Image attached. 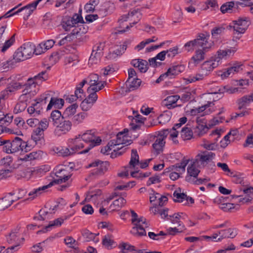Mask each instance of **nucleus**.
<instances>
[{"instance_id": "obj_59", "label": "nucleus", "mask_w": 253, "mask_h": 253, "mask_svg": "<svg viewBox=\"0 0 253 253\" xmlns=\"http://www.w3.org/2000/svg\"><path fill=\"white\" fill-rule=\"evenodd\" d=\"M204 10L211 9V10H215L218 8V4L216 0H208L205 3Z\"/></svg>"}, {"instance_id": "obj_51", "label": "nucleus", "mask_w": 253, "mask_h": 253, "mask_svg": "<svg viewBox=\"0 0 253 253\" xmlns=\"http://www.w3.org/2000/svg\"><path fill=\"white\" fill-rule=\"evenodd\" d=\"M64 118L63 115L62 116L61 112L57 110L52 111L50 115V118L52 120L53 126L55 125L56 123H57Z\"/></svg>"}, {"instance_id": "obj_33", "label": "nucleus", "mask_w": 253, "mask_h": 253, "mask_svg": "<svg viewBox=\"0 0 253 253\" xmlns=\"http://www.w3.org/2000/svg\"><path fill=\"white\" fill-rule=\"evenodd\" d=\"M207 76L206 73L202 72V69L194 75L189 76L187 79H185L186 84L194 83L197 81H202Z\"/></svg>"}, {"instance_id": "obj_32", "label": "nucleus", "mask_w": 253, "mask_h": 253, "mask_svg": "<svg viewBox=\"0 0 253 253\" xmlns=\"http://www.w3.org/2000/svg\"><path fill=\"white\" fill-rule=\"evenodd\" d=\"M52 186L51 183H49L46 185H44L42 187H40L37 188H35L32 191H31L29 194L28 196L29 197V199L33 200L39 196L47 188Z\"/></svg>"}, {"instance_id": "obj_42", "label": "nucleus", "mask_w": 253, "mask_h": 253, "mask_svg": "<svg viewBox=\"0 0 253 253\" xmlns=\"http://www.w3.org/2000/svg\"><path fill=\"white\" fill-rule=\"evenodd\" d=\"M88 117V114L86 112H80L75 115L72 118V122L74 125H78L83 123Z\"/></svg>"}, {"instance_id": "obj_7", "label": "nucleus", "mask_w": 253, "mask_h": 253, "mask_svg": "<svg viewBox=\"0 0 253 253\" xmlns=\"http://www.w3.org/2000/svg\"><path fill=\"white\" fill-rule=\"evenodd\" d=\"M82 138L87 145L85 149L82 150V153H85L96 145H99L101 140L99 137H96L92 130H88L81 135Z\"/></svg>"}, {"instance_id": "obj_14", "label": "nucleus", "mask_w": 253, "mask_h": 253, "mask_svg": "<svg viewBox=\"0 0 253 253\" xmlns=\"http://www.w3.org/2000/svg\"><path fill=\"white\" fill-rule=\"evenodd\" d=\"M210 35L209 34H200L197 37L196 40L198 47H202L205 52L208 51L213 45V42L209 41Z\"/></svg>"}, {"instance_id": "obj_35", "label": "nucleus", "mask_w": 253, "mask_h": 253, "mask_svg": "<svg viewBox=\"0 0 253 253\" xmlns=\"http://www.w3.org/2000/svg\"><path fill=\"white\" fill-rule=\"evenodd\" d=\"M253 102V93L245 95L238 101V108L240 109L249 106L251 103Z\"/></svg>"}, {"instance_id": "obj_31", "label": "nucleus", "mask_w": 253, "mask_h": 253, "mask_svg": "<svg viewBox=\"0 0 253 253\" xmlns=\"http://www.w3.org/2000/svg\"><path fill=\"white\" fill-rule=\"evenodd\" d=\"M102 244L103 246L108 250L112 249L117 245L114 241V236L109 234L103 236Z\"/></svg>"}, {"instance_id": "obj_45", "label": "nucleus", "mask_w": 253, "mask_h": 253, "mask_svg": "<svg viewBox=\"0 0 253 253\" xmlns=\"http://www.w3.org/2000/svg\"><path fill=\"white\" fill-rule=\"evenodd\" d=\"M219 234L221 235V238H233L237 234V230L235 229H228L227 230H221L219 231Z\"/></svg>"}, {"instance_id": "obj_24", "label": "nucleus", "mask_w": 253, "mask_h": 253, "mask_svg": "<svg viewBox=\"0 0 253 253\" xmlns=\"http://www.w3.org/2000/svg\"><path fill=\"white\" fill-rule=\"evenodd\" d=\"M198 163L197 159H189L187 176L197 177L200 172V170L198 169Z\"/></svg>"}, {"instance_id": "obj_2", "label": "nucleus", "mask_w": 253, "mask_h": 253, "mask_svg": "<svg viewBox=\"0 0 253 253\" xmlns=\"http://www.w3.org/2000/svg\"><path fill=\"white\" fill-rule=\"evenodd\" d=\"M35 45L33 43L30 42L24 43L14 52L13 59L6 61L7 66L3 68L12 67L17 63L30 58L34 53H35Z\"/></svg>"}, {"instance_id": "obj_43", "label": "nucleus", "mask_w": 253, "mask_h": 253, "mask_svg": "<svg viewBox=\"0 0 253 253\" xmlns=\"http://www.w3.org/2000/svg\"><path fill=\"white\" fill-rule=\"evenodd\" d=\"M78 106L76 103L73 104L67 107L64 112H63V116L65 118H71L73 116H74V114L76 113L77 111V109Z\"/></svg>"}, {"instance_id": "obj_19", "label": "nucleus", "mask_w": 253, "mask_h": 253, "mask_svg": "<svg viewBox=\"0 0 253 253\" xmlns=\"http://www.w3.org/2000/svg\"><path fill=\"white\" fill-rule=\"evenodd\" d=\"M105 47L104 43H98L93 47L92 53L89 60L92 62L97 63L103 55V50Z\"/></svg>"}, {"instance_id": "obj_36", "label": "nucleus", "mask_w": 253, "mask_h": 253, "mask_svg": "<svg viewBox=\"0 0 253 253\" xmlns=\"http://www.w3.org/2000/svg\"><path fill=\"white\" fill-rule=\"evenodd\" d=\"M139 164V155L135 149L131 150V158L129 162L128 168L134 169L136 165Z\"/></svg>"}, {"instance_id": "obj_8", "label": "nucleus", "mask_w": 253, "mask_h": 253, "mask_svg": "<svg viewBox=\"0 0 253 253\" xmlns=\"http://www.w3.org/2000/svg\"><path fill=\"white\" fill-rule=\"evenodd\" d=\"M99 76L96 74H91L87 78V83L90 84L87 89V92L99 91L103 89L106 84V82L99 80Z\"/></svg>"}, {"instance_id": "obj_44", "label": "nucleus", "mask_w": 253, "mask_h": 253, "mask_svg": "<svg viewBox=\"0 0 253 253\" xmlns=\"http://www.w3.org/2000/svg\"><path fill=\"white\" fill-rule=\"evenodd\" d=\"M64 103V100L62 99L51 97L50 102L47 107V110H50L53 106H54L55 108H60L63 106Z\"/></svg>"}, {"instance_id": "obj_11", "label": "nucleus", "mask_w": 253, "mask_h": 253, "mask_svg": "<svg viewBox=\"0 0 253 253\" xmlns=\"http://www.w3.org/2000/svg\"><path fill=\"white\" fill-rule=\"evenodd\" d=\"M49 126V121L46 118L42 119V122L40 126H38L33 131L32 139L37 142L41 138H43L44 131L47 129Z\"/></svg>"}, {"instance_id": "obj_23", "label": "nucleus", "mask_w": 253, "mask_h": 253, "mask_svg": "<svg viewBox=\"0 0 253 253\" xmlns=\"http://www.w3.org/2000/svg\"><path fill=\"white\" fill-rule=\"evenodd\" d=\"M189 163V159L182 158L178 162H175V180L180 177L185 171V167Z\"/></svg>"}, {"instance_id": "obj_3", "label": "nucleus", "mask_w": 253, "mask_h": 253, "mask_svg": "<svg viewBox=\"0 0 253 253\" xmlns=\"http://www.w3.org/2000/svg\"><path fill=\"white\" fill-rule=\"evenodd\" d=\"M131 214V223L133 225L131 233L136 236H146L145 228H148L150 224L146 219L143 216L138 217L134 211H130Z\"/></svg>"}, {"instance_id": "obj_13", "label": "nucleus", "mask_w": 253, "mask_h": 253, "mask_svg": "<svg viewBox=\"0 0 253 253\" xmlns=\"http://www.w3.org/2000/svg\"><path fill=\"white\" fill-rule=\"evenodd\" d=\"M68 147L74 153L82 150L84 148L85 149L87 146L81 135H79L75 138L69 139L68 140Z\"/></svg>"}, {"instance_id": "obj_1", "label": "nucleus", "mask_w": 253, "mask_h": 253, "mask_svg": "<svg viewBox=\"0 0 253 253\" xmlns=\"http://www.w3.org/2000/svg\"><path fill=\"white\" fill-rule=\"evenodd\" d=\"M238 91L237 88H228L226 86L213 85L210 88V91L208 93L202 94V98L207 101V103L200 107L192 109L191 113L196 115L205 111L204 115H209L215 110L213 101L218 98L217 94L220 96L224 92L233 93Z\"/></svg>"}, {"instance_id": "obj_4", "label": "nucleus", "mask_w": 253, "mask_h": 253, "mask_svg": "<svg viewBox=\"0 0 253 253\" xmlns=\"http://www.w3.org/2000/svg\"><path fill=\"white\" fill-rule=\"evenodd\" d=\"M113 140L115 142L114 143L116 149H114V152L111 154L112 158H116L125 153L127 149L126 146L131 143V140L126 134L125 129L124 132H119L116 136V139Z\"/></svg>"}, {"instance_id": "obj_10", "label": "nucleus", "mask_w": 253, "mask_h": 253, "mask_svg": "<svg viewBox=\"0 0 253 253\" xmlns=\"http://www.w3.org/2000/svg\"><path fill=\"white\" fill-rule=\"evenodd\" d=\"M70 170V169L65 167L58 169L55 172V175L57 178L54 179L49 183H51L52 186H53L55 184L66 182L71 177L72 175L71 171H69Z\"/></svg>"}, {"instance_id": "obj_5", "label": "nucleus", "mask_w": 253, "mask_h": 253, "mask_svg": "<svg viewBox=\"0 0 253 253\" xmlns=\"http://www.w3.org/2000/svg\"><path fill=\"white\" fill-rule=\"evenodd\" d=\"M27 144L21 138L16 137L12 141H6L3 147V151L7 154H14L25 149L26 151Z\"/></svg>"}, {"instance_id": "obj_28", "label": "nucleus", "mask_w": 253, "mask_h": 253, "mask_svg": "<svg viewBox=\"0 0 253 253\" xmlns=\"http://www.w3.org/2000/svg\"><path fill=\"white\" fill-rule=\"evenodd\" d=\"M185 216L186 215L182 212L175 214V234L182 232L185 230L184 225L180 220L181 219H184Z\"/></svg>"}, {"instance_id": "obj_53", "label": "nucleus", "mask_w": 253, "mask_h": 253, "mask_svg": "<svg viewBox=\"0 0 253 253\" xmlns=\"http://www.w3.org/2000/svg\"><path fill=\"white\" fill-rule=\"evenodd\" d=\"M181 137L183 140H189L193 136V132L189 127H184L180 132Z\"/></svg>"}, {"instance_id": "obj_58", "label": "nucleus", "mask_w": 253, "mask_h": 253, "mask_svg": "<svg viewBox=\"0 0 253 253\" xmlns=\"http://www.w3.org/2000/svg\"><path fill=\"white\" fill-rule=\"evenodd\" d=\"M15 41V35H13L9 40L5 42L4 44L1 46V51L4 52L14 43Z\"/></svg>"}, {"instance_id": "obj_37", "label": "nucleus", "mask_w": 253, "mask_h": 253, "mask_svg": "<svg viewBox=\"0 0 253 253\" xmlns=\"http://www.w3.org/2000/svg\"><path fill=\"white\" fill-rule=\"evenodd\" d=\"M64 242L65 244L69 248H72L75 249V253H83V251H81L78 247V242L73 239L72 237H67L64 239Z\"/></svg>"}, {"instance_id": "obj_41", "label": "nucleus", "mask_w": 253, "mask_h": 253, "mask_svg": "<svg viewBox=\"0 0 253 253\" xmlns=\"http://www.w3.org/2000/svg\"><path fill=\"white\" fill-rule=\"evenodd\" d=\"M200 145L208 150H215L218 147L217 144L216 142H211L206 139H203Z\"/></svg>"}, {"instance_id": "obj_15", "label": "nucleus", "mask_w": 253, "mask_h": 253, "mask_svg": "<svg viewBox=\"0 0 253 253\" xmlns=\"http://www.w3.org/2000/svg\"><path fill=\"white\" fill-rule=\"evenodd\" d=\"M82 21H83V19L81 16L75 14L72 17L66 18L63 21L62 27L66 31H68L72 28L75 27L76 24L82 23Z\"/></svg>"}, {"instance_id": "obj_12", "label": "nucleus", "mask_w": 253, "mask_h": 253, "mask_svg": "<svg viewBox=\"0 0 253 253\" xmlns=\"http://www.w3.org/2000/svg\"><path fill=\"white\" fill-rule=\"evenodd\" d=\"M231 26L235 33L243 34L247 29L250 24L249 19L247 17H240L233 21Z\"/></svg>"}, {"instance_id": "obj_49", "label": "nucleus", "mask_w": 253, "mask_h": 253, "mask_svg": "<svg viewBox=\"0 0 253 253\" xmlns=\"http://www.w3.org/2000/svg\"><path fill=\"white\" fill-rule=\"evenodd\" d=\"M162 105L169 109L174 108V95H169L162 102Z\"/></svg>"}, {"instance_id": "obj_52", "label": "nucleus", "mask_w": 253, "mask_h": 253, "mask_svg": "<svg viewBox=\"0 0 253 253\" xmlns=\"http://www.w3.org/2000/svg\"><path fill=\"white\" fill-rule=\"evenodd\" d=\"M14 124L18 127V129H16L17 130H20L22 132V130H26L27 128V126L22 118H16L14 120Z\"/></svg>"}, {"instance_id": "obj_30", "label": "nucleus", "mask_w": 253, "mask_h": 253, "mask_svg": "<svg viewBox=\"0 0 253 253\" xmlns=\"http://www.w3.org/2000/svg\"><path fill=\"white\" fill-rule=\"evenodd\" d=\"M49 169L50 168L48 166H42L36 169L24 172L23 176L30 179L33 175L43 174L46 172L48 171Z\"/></svg>"}, {"instance_id": "obj_47", "label": "nucleus", "mask_w": 253, "mask_h": 253, "mask_svg": "<svg viewBox=\"0 0 253 253\" xmlns=\"http://www.w3.org/2000/svg\"><path fill=\"white\" fill-rule=\"evenodd\" d=\"M86 83H87V81L84 80L77 86L76 88L74 93L78 99H80V100L83 99L84 97V92L82 88Z\"/></svg>"}, {"instance_id": "obj_21", "label": "nucleus", "mask_w": 253, "mask_h": 253, "mask_svg": "<svg viewBox=\"0 0 253 253\" xmlns=\"http://www.w3.org/2000/svg\"><path fill=\"white\" fill-rule=\"evenodd\" d=\"M175 202L182 203L184 205H189L193 204L194 200L182 192L180 188H178L175 191Z\"/></svg>"}, {"instance_id": "obj_26", "label": "nucleus", "mask_w": 253, "mask_h": 253, "mask_svg": "<svg viewBox=\"0 0 253 253\" xmlns=\"http://www.w3.org/2000/svg\"><path fill=\"white\" fill-rule=\"evenodd\" d=\"M42 0H36V1L27 5L24 7L19 8L16 11H15V10H14L11 13H10V14H13V15H14V14L18 13L21 11H24L25 14L29 16L36 9L38 4Z\"/></svg>"}, {"instance_id": "obj_40", "label": "nucleus", "mask_w": 253, "mask_h": 253, "mask_svg": "<svg viewBox=\"0 0 253 253\" xmlns=\"http://www.w3.org/2000/svg\"><path fill=\"white\" fill-rule=\"evenodd\" d=\"M215 157V154L212 152L203 153L201 154H198L195 159H197V161L199 162V160L202 162H206L207 161L212 160Z\"/></svg>"}, {"instance_id": "obj_64", "label": "nucleus", "mask_w": 253, "mask_h": 253, "mask_svg": "<svg viewBox=\"0 0 253 253\" xmlns=\"http://www.w3.org/2000/svg\"><path fill=\"white\" fill-rule=\"evenodd\" d=\"M219 207L225 211H229L235 208L236 206L232 203H226L220 204L219 205Z\"/></svg>"}, {"instance_id": "obj_38", "label": "nucleus", "mask_w": 253, "mask_h": 253, "mask_svg": "<svg viewBox=\"0 0 253 253\" xmlns=\"http://www.w3.org/2000/svg\"><path fill=\"white\" fill-rule=\"evenodd\" d=\"M14 202L11 195L6 196L0 199V211H3L8 208Z\"/></svg>"}, {"instance_id": "obj_34", "label": "nucleus", "mask_w": 253, "mask_h": 253, "mask_svg": "<svg viewBox=\"0 0 253 253\" xmlns=\"http://www.w3.org/2000/svg\"><path fill=\"white\" fill-rule=\"evenodd\" d=\"M205 52L201 49H198L196 50L195 55L192 57L189 64H193L196 65L205 58Z\"/></svg>"}, {"instance_id": "obj_50", "label": "nucleus", "mask_w": 253, "mask_h": 253, "mask_svg": "<svg viewBox=\"0 0 253 253\" xmlns=\"http://www.w3.org/2000/svg\"><path fill=\"white\" fill-rule=\"evenodd\" d=\"M47 76L46 75V71H42L38 75L35 76L34 78H29V79H32L34 82L37 83V85L39 86L43 81L46 80Z\"/></svg>"}, {"instance_id": "obj_57", "label": "nucleus", "mask_w": 253, "mask_h": 253, "mask_svg": "<svg viewBox=\"0 0 253 253\" xmlns=\"http://www.w3.org/2000/svg\"><path fill=\"white\" fill-rule=\"evenodd\" d=\"M234 7V3L232 1L226 2L220 7V10L223 13L231 12Z\"/></svg>"}, {"instance_id": "obj_54", "label": "nucleus", "mask_w": 253, "mask_h": 253, "mask_svg": "<svg viewBox=\"0 0 253 253\" xmlns=\"http://www.w3.org/2000/svg\"><path fill=\"white\" fill-rule=\"evenodd\" d=\"M40 103L37 101V102L28 108L27 112L30 115L37 114L39 115L40 113Z\"/></svg>"}, {"instance_id": "obj_17", "label": "nucleus", "mask_w": 253, "mask_h": 253, "mask_svg": "<svg viewBox=\"0 0 253 253\" xmlns=\"http://www.w3.org/2000/svg\"><path fill=\"white\" fill-rule=\"evenodd\" d=\"M169 129L164 130L161 132V134L156 137L155 142L153 144V147L157 154H160L163 151V147L165 145V137H166L169 133Z\"/></svg>"}, {"instance_id": "obj_55", "label": "nucleus", "mask_w": 253, "mask_h": 253, "mask_svg": "<svg viewBox=\"0 0 253 253\" xmlns=\"http://www.w3.org/2000/svg\"><path fill=\"white\" fill-rule=\"evenodd\" d=\"M186 179L188 182L197 185L206 183L209 180L208 178H197V177H192L191 176H186Z\"/></svg>"}, {"instance_id": "obj_39", "label": "nucleus", "mask_w": 253, "mask_h": 253, "mask_svg": "<svg viewBox=\"0 0 253 253\" xmlns=\"http://www.w3.org/2000/svg\"><path fill=\"white\" fill-rule=\"evenodd\" d=\"M53 151L59 156L61 157H67L74 154L69 147H56L53 149Z\"/></svg>"}, {"instance_id": "obj_29", "label": "nucleus", "mask_w": 253, "mask_h": 253, "mask_svg": "<svg viewBox=\"0 0 253 253\" xmlns=\"http://www.w3.org/2000/svg\"><path fill=\"white\" fill-rule=\"evenodd\" d=\"M41 151H33L30 153L22 155L18 158V161L26 162L35 159H38L41 157Z\"/></svg>"}, {"instance_id": "obj_27", "label": "nucleus", "mask_w": 253, "mask_h": 253, "mask_svg": "<svg viewBox=\"0 0 253 253\" xmlns=\"http://www.w3.org/2000/svg\"><path fill=\"white\" fill-rule=\"evenodd\" d=\"M219 65L218 61H216L215 59H211L203 63L201 69L202 72L206 73V75L208 76L213 69L217 67Z\"/></svg>"}, {"instance_id": "obj_62", "label": "nucleus", "mask_w": 253, "mask_h": 253, "mask_svg": "<svg viewBox=\"0 0 253 253\" xmlns=\"http://www.w3.org/2000/svg\"><path fill=\"white\" fill-rule=\"evenodd\" d=\"M197 40L196 39L187 42L184 45L186 50L187 51H192L195 48L198 47L197 43Z\"/></svg>"}, {"instance_id": "obj_16", "label": "nucleus", "mask_w": 253, "mask_h": 253, "mask_svg": "<svg viewBox=\"0 0 253 253\" xmlns=\"http://www.w3.org/2000/svg\"><path fill=\"white\" fill-rule=\"evenodd\" d=\"M88 93L89 95L80 105L82 110L84 111H87L91 109L98 98L96 91H93Z\"/></svg>"}, {"instance_id": "obj_20", "label": "nucleus", "mask_w": 253, "mask_h": 253, "mask_svg": "<svg viewBox=\"0 0 253 253\" xmlns=\"http://www.w3.org/2000/svg\"><path fill=\"white\" fill-rule=\"evenodd\" d=\"M236 51V49L235 47L219 49L214 59L218 61L219 64H220L222 60H226L230 56L233 55Z\"/></svg>"}, {"instance_id": "obj_22", "label": "nucleus", "mask_w": 253, "mask_h": 253, "mask_svg": "<svg viewBox=\"0 0 253 253\" xmlns=\"http://www.w3.org/2000/svg\"><path fill=\"white\" fill-rule=\"evenodd\" d=\"M174 68H169L167 72L160 75V76L156 80V83L159 84L163 81L165 80V86H171L173 84V79L174 78Z\"/></svg>"}, {"instance_id": "obj_60", "label": "nucleus", "mask_w": 253, "mask_h": 253, "mask_svg": "<svg viewBox=\"0 0 253 253\" xmlns=\"http://www.w3.org/2000/svg\"><path fill=\"white\" fill-rule=\"evenodd\" d=\"M130 82L131 83H128V80L126 81V85L128 86L129 89L132 90L137 88L141 84V80L137 78H133Z\"/></svg>"}, {"instance_id": "obj_18", "label": "nucleus", "mask_w": 253, "mask_h": 253, "mask_svg": "<svg viewBox=\"0 0 253 253\" xmlns=\"http://www.w3.org/2000/svg\"><path fill=\"white\" fill-rule=\"evenodd\" d=\"M108 166V163L107 162L98 160L91 163L89 167L95 168L92 172V174L102 175L107 170Z\"/></svg>"}, {"instance_id": "obj_46", "label": "nucleus", "mask_w": 253, "mask_h": 253, "mask_svg": "<svg viewBox=\"0 0 253 253\" xmlns=\"http://www.w3.org/2000/svg\"><path fill=\"white\" fill-rule=\"evenodd\" d=\"M115 142L113 140L110 141L106 146L101 148V152L103 154L111 155L112 153L114 152V149H116Z\"/></svg>"}, {"instance_id": "obj_6", "label": "nucleus", "mask_w": 253, "mask_h": 253, "mask_svg": "<svg viewBox=\"0 0 253 253\" xmlns=\"http://www.w3.org/2000/svg\"><path fill=\"white\" fill-rule=\"evenodd\" d=\"M6 240L9 244L12 245L10 247L11 250L17 251L19 246L24 240L20 227L17 226L12 230L10 233L6 235Z\"/></svg>"}, {"instance_id": "obj_56", "label": "nucleus", "mask_w": 253, "mask_h": 253, "mask_svg": "<svg viewBox=\"0 0 253 253\" xmlns=\"http://www.w3.org/2000/svg\"><path fill=\"white\" fill-rule=\"evenodd\" d=\"M119 249H121V253H126L129 251H135V247L131 246L126 243L121 244L119 246Z\"/></svg>"}, {"instance_id": "obj_9", "label": "nucleus", "mask_w": 253, "mask_h": 253, "mask_svg": "<svg viewBox=\"0 0 253 253\" xmlns=\"http://www.w3.org/2000/svg\"><path fill=\"white\" fill-rule=\"evenodd\" d=\"M54 127V133L57 136H61L67 133L70 131L72 126V123L65 118L56 123Z\"/></svg>"}, {"instance_id": "obj_25", "label": "nucleus", "mask_w": 253, "mask_h": 253, "mask_svg": "<svg viewBox=\"0 0 253 253\" xmlns=\"http://www.w3.org/2000/svg\"><path fill=\"white\" fill-rule=\"evenodd\" d=\"M24 86L25 87L23 90L24 92L27 93L33 96L37 94L39 90L37 83H35L32 79H28Z\"/></svg>"}, {"instance_id": "obj_61", "label": "nucleus", "mask_w": 253, "mask_h": 253, "mask_svg": "<svg viewBox=\"0 0 253 253\" xmlns=\"http://www.w3.org/2000/svg\"><path fill=\"white\" fill-rule=\"evenodd\" d=\"M27 106V103L22 102L19 101L15 105L14 108V112L18 114L24 111Z\"/></svg>"}, {"instance_id": "obj_63", "label": "nucleus", "mask_w": 253, "mask_h": 253, "mask_svg": "<svg viewBox=\"0 0 253 253\" xmlns=\"http://www.w3.org/2000/svg\"><path fill=\"white\" fill-rule=\"evenodd\" d=\"M127 48V42H125L122 45L117 46V48L113 51V53L118 55H122L125 52Z\"/></svg>"}, {"instance_id": "obj_48", "label": "nucleus", "mask_w": 253, "mask_h": 253, "mask_svg": "<svg viewBox=\"0 0 253 253\" xmlns=\"http://www.w3.org/2000/svg\"><path fill=\"white\" fill-rule=\"evenodd\" d=\"M126 203V200L123 197H120L113 202V204L110 206L112 210H118L123 207Z\"/></svg>"}]
</instances>
